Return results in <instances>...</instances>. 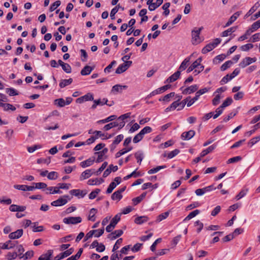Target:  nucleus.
Returning a JSON list of instances; mask_svg holds the SVG:
<instances>
[{
  "label": "nucleus",
  "instance_id": "61",
  "mask_svg": "<svg viewBox=\"0 0 260 260\" xmlns=\"http://www.w3.org/2000/svg\"><path fill=\"white\" fill-rule=\"evenodd\" d=\"M242 159V157L240 156H235L232 157L228 159L227 161L228 164L234 163L240 161Z\"/></svg>",
  "mask_w": 260,
  "mask_h": 260
},
{
  "label": "nucleus",
  "instance_id": "39",
  "mask_svg": "<svg viewBox=\"0 0 260 260\" xmlns=\"http://www.w3.org/2000/svg\"><path fill=\"white\" fill-rule=\"evenodd\" d=\"M166 168V166L164 165V166H157L156 167V168H153V169H151L150 170H149L148 171V173L149 174H154V173H157V172H158L159 170H160L161 169H165Z\"/></svg>",
  "mask_w": 260,
  "mask_h": 260
},
{
  "label": "nucleus",
  "instance_id": "35",
  "mask_svg": "<svg viewBox=\"0 0 260 260\" xmlns=\"http://www.w3.org/2000/svg\"><path fill=\"white\" fill-rule=\"evenodd\" d=\"M97 210L95 208H92L89 212L88 220L94 221L95 220V215L97 213Z\"/></svg>",
  "mask_w": 260,
  "mask_h": 260
},
{
  "label": "nucleus",
  "instance_id": "16",
  "mask_svg": "<svg viewBox=\"0 0 260 260\" xmlns=\"http://www.w3.org/2000/svg\"><path fill=\"white\" fill-rule=\"evenodd\" d=\"M127 88L126 85H121L117 84L112 87L111 92L116 94L118 92H121L123 89H126Z\"/></svg>",
  "mask_w": 260,
  "mask_h": 260
},
{
  "label": "nucleus",
  "instance_id": "51",
  "mask_svg": "<svg viewBox=\"0 0 260 260\" xmlns=\"http://www.w3.org/2000/svg\"><path fill=\"white\" fill-rule=\"evenodd\" d=\"M58 177V173L56 172L52 171L48 173L47 178L50 180H55Z\"/></svg>",
  "mask_w": 260,
  "mask_h": 260
},
{
  "label": "nucleus",
  "instance_id": "1",
  "mask_svg": "<svg viewBox=\"0 0 260 260\" xmlns=\"http://www.w3.org/2000/svg\"><path fill=\"white\" fill-rule=\"evenodd\" d=\"M105 229L102 227L101 229L98 230H92L88 232L85 235V238L83 239V242L87 241L92 237H99L102 236L104 233Z\"/></svg>",
  "mask_w": 260,
  "mask_h": 260
},
{
  "label": "nucleus",
  "instance_id": "26",
  "mask_svg": "<svg viewBox=\"0 0 260 260\" xmlns=\"http://www.w3.org/2000/svg\"><path fill=\"white\" fill-rule=\"evenodd\" d=\"M38 222H35L32 223V225L31 226L32 231L34 232H40L43 231L44 228L43 226H38Z\"/></svg>",
  "mask_w": 260,
  "mask_h": 260
},
{
  "label": "nucleus",
  "instance_id": "31",
  "mask_svg": "<svg viewBox=\"0 0 260 260\" xmlns=\"http://www.w3.org/2000/svg\"><path fill=\"white\" fill-rule=\"evenodd\" d=\"M73 82V79L72 78H70L69 79H64L61 80L59 83V86L60 88H63L66 86L71 84Z\"/></svg>",
  "mask_w": 260,
  "mask_h": 260
},
{
  "label": "nucleus",
  "instance_id": "21",
  "mask_svg": "<svg viewBox=\"0 0 260 260\" xmlns=\"http://www.w3.org/2000/svg\"><path fill=\"white\" fill-rule=\"evenodd\" d=\"M190 59V57H186L181 63V64L179 68L178 71H180L181 72V71L185 70L189 64Z\"/></svg>",
  "mask_w": 260,
  "mask_h": 260
},
{
  "label": "nucleus",
  "instance_id": "6",
  "mask_svg": "<svg viewBox=\"0 0 260 260\" xmlns=\"http://www.w3.org/2000/svg\"><path fill=\"white\" fill-rule=\"evenodd\" d=\"M132 61H125L123 63L120 64L116 70V74H121L125 72L132 65Z\"/></svg>",
  "mask_w": 260,
  "mask_h": 260
},
{
  "label": "nucleus",
  "instance_id": "17",
  "mask_svg": "<svg viewBox=\"0 0 260 260\" xmlns=\"http://www.w3.org/2000/svg\"><path fill=\"white\" fill-rule=\"evenodd\" d=\"M23 232L22 229L17 230L16 231L10 234L9 237L11 239H18L22 236Z\"/></svg>",
  "mask_w": 260,
  "mask_h": 260
},
{
  "label": "nucleus",
  "instance_id": "14",
  "mask_svg": "<svg viewBox=\"0 0 260 260\" xmlns=\"http://www.w3.org/2000/svg\"><path fill=\"white\" fill-rule=\"evenodd\" d=\"M180 71H177L169 77L165 82V83H172L176 81L180 76L181 73Z\"/></svg>",
  "mask_w": 260,
  "mask_h": 260
},
{
  "label": "nucleus",
  "instance_id": "20",
  "mask_svg": "<svg viewBox=\"0 0 260 260\" xmlns=\"http://www.w3.org/2000/svg\"><path fill=\"white\" fill-rule=\"evenodd\" d=\"M94 162V158H89L86 160L80 162V165L82 168H86L91 166Z\"/></svg>",
  "mask_w": 260,
  "mask_h": 260
},
{
  "label": "nucleus",
  "instance_id": "45",
  "mask_svg": "<svg viewBox=\"0 0 260 260\" xmlns=\"http://www.w3.org/2000/svg\"><path fill=\"white\" fill-rule=\"evenodd\" d=\"M232 64L233 62L231 60H228L225 62L220 67L221 71H225L226 69L229 68Z\"/></svg>",
  "mask_w": 260,
  "mask_h": 260
},
{
  "label": "nucleus",
  "instance_id": "49",
  "mask_svg": "<svg viewBox=\"0 0 260 260\" xmlns=\"http://www.w3.org/2000/svg\"><path fill=\"white\" fill-rule=\"evenodd\" d=\"M135 156L137 159V162L141 164L143 159V153L141 151H138L135 153Z\"/></svg>",
  "mask_w": 260,
  "mask_h": 260
},
{
  "label": "nucleus",
  "instance_id": "13",
  "mask_svg": "<svg viewBox=\"0 0 260 260\" xmlns=\"http://www.w3.org/2000/svg\"><path fill=\"white\" fill-rule=\"evenodd\" d=\"M195 135V132L193 130H190L188 132H183L181 134V138L184 140H189Z\"/></svg>",
  "mask_w": 260,
  "mask_h": 260
},
{
  "label": "nucleus",
  "instance_id": "60",
  "mask_svg": "<svg viewBox=\"0 0 260 260\" xmlns=\"http://www.w3.org/2000/svg\"><path fill=\"white\" fill-rule=\"evenodd\" d=\"M3 108L5 111H8L9 110L15 111L16 110L15 107H14L12 105L8 103H5Z\"/></svg>",
  "mask_w": 260,
  "mask_h": 260
},
{
  "label": "nucleus",
  "instance_id": "10",
  "mask_svg": "<svg viewBox=\"0 0 260 260\" xmlns=\"http://www.w3.org/2000/svg\"><path fill=\"white\" fill-rule=\"evenodd\" d=\"M74 249L71 248L66 251L60 253L54 257V260H60L71 255L74 252Z\"/></svg>",
  "mask_w": 260,
  "mask_h": 260
},
{
  "label": "nucleus",
  "instance_id": "12",
  "mask_svg": "<svg viewBox=\"0 0 260 260\" xmlns=\"http://www.w3.org/2000/svg\"><path fill=\"white\" fill-rule=\"evenodd\" d=\"M95 174L94 169H88L82 173L80 176V180H84L89 178L92 174Z\"/></svg>",
  "mask_w": 260,
  "mask_h": 260
},
{
  "label": "nucleus",
  "instance_id": "3",
  "mask_svg": "<svg viewBox=\"0 0 260 260\" xmlns=\"http://www.w3.org/2000/svg\"><path fill=\"white\" fill-rule=\"evenodd\" d=\"M203 28V27H200L198 29L196 28L191 31V36H192V43L193 45H197L201 42V40L200 37V34Z\"/></svg>",
  "mask_w": 260,
  "mask_h": 260
},
{
  "label": "nucleus",
  "instance_id": "59",
  "mask_svg": "<svg viewBox=\"0 0 260 260\" xmlns=\"http://www.w3.org/2000/svg\"><path fill=\"white\" fill-rule=\"evenodd\" d=\"M258 6H256V4L253 6L251 9L248 11V12L244 16V18H246L250 16L252 14H253L257 9Z\"/></svg>",
  "mask_w": 260,
  "mask_h": 260
},
{
  "label": "nucleus",
  "instance_id": "18",
  "mask_svg": "<svg viewBox=\"0 0 260 260\" xmlns=\"http://www.w3.org/2000/svg\"><path fill=\"white\" fill-rule=\"evenodd\" d=\"M212 187H213V185H210V186L206 187L203 188L197 189L195 191V193L198 196H202V195L204 194L206 192L209 191L211 189H213Z\"/></svg>",
  "mask_w": 260,
  "mask_h": 260
},
{
  "label": "nucleus",
  "instance_id": "36",
  "mask_svg": "<svg viewBox=\"0 0 260 260\" xmlns=\"http://www.w3.org/2000/svg\"><path fill=\"white\" fill-rule=\"evenodd\" d=\"M54 105L59 107H63L65 106V100L62 98L57 99L54 100Z\"/></svg>",
  "mask_w": 260,
  "mask_h": 260
},
{
  "label": "nucleus",
  "instance_id": "63",
  "mask_svg": "<svg viewBox=\"0 0 260 260\" xmlns=\"http://www.w3.org/2000/svg\"><path fill=\"white\" fill-rule=\"evenodd\" d=\"M100 192V189H96L94 191H92L89 194V198L90 199H94L96 197L97 194Z\"/></svg>",
  "mask_w": 260,
  "mask_h": 260
},
{
  "label": "nucleus",
  "instance_id": "46",
  "mask_svg": "<svg viewBox=\"0 0 260 260\" xmlns=\"http://www.w3.org/2000/svg\"><path fill=\"white\" fill-rule=\"evenodd\" d=\"M75 236L73 235H69L64 238L60 239V242H69L73 240Z\"/></svg>",
  "mask_w": 260,
  "mask_h": 260
},
{
  "label": "nucleus",
  "instance_id": "28",
  "mask_svg": "<svg viewBox=\"0 0 260 260\" xmlns=\"http://www.w3.org/2000/svg\"><path fill=\"white\" fill-rule=\"evenodd\" d=\"M237 29V27H232L229 29H228L226 30L223 31L221 36L222 37H227L228 36H230L232 34V32L235 31V30Z\"/></svg>",
  "mask_w": 260,
  "mask_h": 260
},
{
  "label": "nucleus",
  "instance_id": "40",
  "mask_svg": "<svg viewBox=\"0 0 260 260\" xmlns=\"http://www.w3.org/2000/svg\"><path fill=\"white\" fill-rule=\"evenodd\" d=\"M169 215V212H166L162 213V214L159 215L157 216L156 221L157 222H160L162 220L167 218L168 217Z\"/></svg>",
  "mask_w": 260,
  "mask_h": 260
},
{
  "label": "nucleus",
  "instance_id": "44",
  "mask_svg": "<svg viewBox=\"0 0 260 260\" xmlns=\"http://www.w3.org/2000/svg\"><path fill=\"white\" fill-rule=\"evenodd\" d=\"M116 118V116L113 115L109 116L108 117H107V118H106L105 119L99 120V121H98L97 122L98 123H105L108 122L110 121L113 120L115 119Z\"/></svg>",
  "mask_w": 260,
  "mask_h": 260
},
{
  "label": "nucleus",
  "instance_id": "58",
  "mask_svg": "<svg viewBox=\"0 0 260 260\" xmlns=\"http://www.w3.org/2000/svg\"><path fill=\"white\" fill-rule=\"evenodd\" d=\"M33 184L35 185V188L37 189H44L47 186V184L43 182L33 183Z\"/></svg>",
  "mask_w": 260,
  "mask_h": 260
},
{
  "label": "nucleus",
  "instance_id": "53",
  "mask_svg": "<svg viewBox=\"0 0 260 260\" xmlns=\"http://www.w3.org/2000/svg\"><path fill=\"white\" fill-rule=\"evenodd\" d=\"M144 136L143 134L141 133V132H139L137 135H136L134 139H133V142L134 143H137L139 142L143 138Z\"/></svg>",
  "mask_w": 260,
  "mask_h": 260
},
{
  "label": "nucleus",
  "instance_id": "50",
  "mask_svg": "<svg viewBox=\"0 0 260 260\" xmlns=\"http://www.w3.org/2000/svg\"><path fill=\"white\" fill-rule=\"evenodd\" d=\"M233 102V99L231 98H228L220 106L222 109L230 106Z\"/></svg>",
  "mask_w": 260,
  "mask_h": 260
},
{
  "label": "nucleus",
  "instance_id": "7",
  "mask_svg": "<svg viewBox=\"0 0 260 260\" xmlns=\"http://www.w3.org/2000/svg\"><path fill=\"white\" fill-rule=\"evenodd\" d=\"M67 199H69V196H63L59 198L58 200L52 202L51 205L53 206H61L66 204L68 203Z\"/></svg>",
  "mask_w": 260,
  "mask_h": 260
},
{
  "label": "nucleus",
  "instance_id": "54",
  "mask_svg": "<svg viewBox=\"0 0 260 260\" xmlns=\"http://www.w3.org/2000/svg\"><path fill=\"white\" fill-rule=\"evenodd\" d=\"M116 186L117 184L114 182H112L109 185L107 189L106 193L108 194L111 193Z\"/></svg>",
  "mask_w": 260,
  "mask_h": 260
},
{
  "label": "nucleus",
  "instance_id": "56",
  "mask_svg": "<svg viewBox=\"0 0 260 260\" xmlns=\"http://www.w3.org/2000/svg\"><path fill=\"white\" fill-rule=\"evenodd\" d=\"M253 47V45L252 44H247L244 45H242L240 47V49L243 51H247L249 49Z\"/></svg>",
  "mask_w": 260,
  "mask_h": 260
},
{
  "label": "nucleus",
  "instance_id": "30",
  "mask_svg": "<svg viewBox=\"0 0 260 260\" xmlns=\"http://www.w3.org/2000/svg\"><path fill=\"white\" fill-rule=\"evenodd\" d=\"M148 220V218L147 216H139L135 218V222L137 224H142Z\"/></svg>",
  "mask_w": 260,
  "mask_h": 260
},
{
  "label": "nucleus",
  "instance_id": "34",
  "mask_svg": "<svg viewBox=\"0 0 260 260\" xmlns=\"http://www.w3.org/2000/svg\"><path fill=\"white\" fill-rule=\"evenodd\" d=\"M96 248V251L102 252L105 250V245H90V249Z\"/></svg>",
  "mask_w": 260,
  "mask_h": 260
},
{
  "label": "nucleus",
  "instance_id": "52",
  "mask_svg": "<svg viewBox=\"0 0 260 260\" xmlns=\"http://www.w3.org/2000/svg\"><path fill=\"white\" fill-rule=\"evenodd\" d=\"M132 148H128L127 149H123L120 150L119 151H118V152L116 153V154L115 155L116 157V158L119 157L121 155L124 154L125 153L131 151L132 150Z\"/></svg>",
  "mask_w": 260,
  "mask_h": 260
},
{
  "label": "nucleus",
  "instance_id": "24",
  "mask_svg": "<svg viewBox=\"0 0 260 260\" xmlns=\"http://www.w3.org/2000/svg\"><path fill=\"white\" fill-rule=\"evenodd\" d=\"M70 193L74 195L76 197H81L83 198L86 194L85 192H84L83 191L81 190L80 189H73L70 191Z\"/></svg>",
  "mask_w": 260,
  "mask_h": 260
},
{
  "label": "nucleus",
  "instance_id": "37",
  "mask_svg": "<svg viewBox=\"0 0 260 260\" xmlns=\"http://www.w3.org/2000/svg\"><path fill=\"white\" fill-rule=\"evenodd\" d=\"M199 213L200 211L199 210H195L192 211L185 218L184 220H189L190 219H191V218L199 214Z\"/></svg>",
  "mask_w": 260,
  "mask_h": 260
},
{
  "label": "nucleus",
  "instance_id": "38",
  "mask_svg": "<svg viewBox=\"0 0 260 260\" xmlns=\"http://www.w3.org/2000/svg\"><path fill=\"white\" fill-rule=\"evenodd\" d=\"M122 198V195L117 190L114 192L111 196V199L113 200L119 201Z\"/></svg>",
  "mask_w": 260,
  "mask_h": 260
},
{
  "label": "nucleus",
  "instance_id": "2",
  "mask_svg": "<svg viewBox=\"0 0 260 260\" xmlns=\"http://www.w3.org/2000/svg\"><path fill=\"white\" fill-rule=\"evenodd\" d=\"M2 248L3 249H9L11 248H14V252L17 254V256H19L21 258L22 256V254L23 253L24 251V249L22 247V245H14L13 246H11L10 245H3Z\"/></svg>",
  "mask_w": 260,
  "mask_h": 260
},
{
  "label": "nucleus",
  "instance_id": "32",
  "mask_svg": "<svg viewBox=\"0 0 260 260\" xmlns=\"http://www.w3.org/2000/svg\"><path fill=\"white\" fill-rule=\"evenodd\" d=\"M92 68L88 66H86L81 71V74L83 76L87 75L90 74Z\"/></svg>",
  "mask_w": 260,
  "mask_h": 260
},
{
  "label": "nucleus",
  "instance_id": "25",
  "mask_svg": "<svg viewBox=\"0 0 260 260\" xmlns=\"http://www.w3.org/2000/svg\"><path fill=\"white\" fill-rule=\"evenodd\" d=\"M121 9L122 11L124 10V8L121 7L119 5H117L114 8H113L110 13V17L111 19H115V15L116 13V12H118L119 9Z\"/></svg>",
  "mask_w": 260,
  "mask_h": 260
},
{
  "label": "nucleus",
  "instance_id": "57",
  "mask_svg": "<svg viewBox=\"0 0 260 260\" xmlns=\"http://www.w3.org/2000/svg\"><path fill=\"white\" fill-rule=\"evenodd\" d=\"M248 191V189H246L245 190L242 189L241 191L236 196V199L237 200H239L242 198L244 197Z\"/></svg>",
  "mask_w": 260,
  "mask_h": 260
},
{
  "label": "nucleus",
  "instance_id": "9",
  "mask_svg": "<svg viewBox=\"0 0 260 260\" xmlns=\"http://www.w3.org/2000/svg\"><path fill=\"white\" fill-rule=\"evenodd\" d=\"M63 221L66 224H75L80 223L82 221V218L80 217H70L64 218Z\"/></svg>",
  "mask_w": 260,
  "mask_h": 260
},
{
  "label": "nucleus",
  "instance_id": "4",
  "mask_svg": "<svg viewBox=\"0 0 260 260\" xmlns=\"http://www.w3.org/2000/svg\"><path fill=\"white\" fill-rule=\"evenodd\" d=\"M239 73L240 70L239 69L237 68L235 69V70L233 72V73L231 74H228L226 76H225L223 78H222V79L220 81V84L221 85H223L225 83H226L229 81L232 80L235 76L238 75Z\"/></svg>",
  "mask_w": 260,
  "mask_h": 260
},
{
  "label": "nucleus",
  "instance_id": "27",
  "mask_svg": "<svg viewBox=\"0 0 260 260\" xmlns=\"http://www.w3.org/2000/svg\"><path fill=\"white\" fill-rule=\"evenodd\" d=\"M214 45L212 43L207 44L204 47L202 50V53L203 54H206L215 48Z\"/></svg>",
  "mask_w": 260,
  "mask_h": 260
},
{
  "label": "nucleus",
  "instance_id": "42",
  "mask_svg": "<svg viewBox=\"0 0 260 260\" xmlns=\"http://www.w3.org/2000/svg\"><path fill=\"white\" fill-rule=\"evenodd\" d=\"M6 92L10 96H14L18 95V92L13 88H7L6 89Z\"/></svg>",
  "mask_w": 260,
  "mask_h": 260
},
{
  "label": "nucleus",
  "instance_id": "33",
  "mask_svg": "<svg viewBox=\"0 0 260 260\" xmlns=\"http://www.w3.org/2000/svg\"><path fill=\"white\" fill-rule=\"evenodd\" d=\"M215 148V146L211 145L209 146L208 148L205 150H204L200 153L201 157H204L210 152H212Z\"/></svg>",
  "mask_w": 260,
  "mask_h": 260
},
{
  "label": "nucleus",
  "instance_id": "11",
  "mask_svg": "<svg viewBox=\"0 0 260 260\" xmlns=\"http://www.w3.org/2000/svg\"><path fill=\"white\" fill-rule=\"evenodd\" d=\"M198 89L197 85H193L188 87H187L183 90V87H181L180 89L182 90V93L183 94H190L196 91Z\"/></svg>",
  "mask_w": 260,
  "mask_h": 260
},
{
  "label": "nucleus",
  "instance_id": "47",
  "mask_svg": "<svg viewBox=\"0 0 260 260\" xmlns=\"http://www.w3.org/2000/svg\"><path fill=\"white\" fill-rule=\"evenodd\" d=\"M223 234V232H215L214 233H213V234H212V236H215L216 235H218V236H215L212 242V243H216V242H218L219 240V236H221V235H222Z\"/></svg>",
  "mask_w": 260,
  "mask_h": 260
},
{
  "label": "nucleus",
  "instance_id": "55",
  "mask_svg": "<svg viewBox=\"0 0 260 260\" xmlns=\"http://www.w3.org/2000/svg\"><path fill=\"white\" fill-rule=\"evenodd\" d=\"M61 4V2L60 1H56L54 3H53L50 7V11L52 12L54 11L58 7H59Z\"/></svg>",
  "mask_w": 260,
  "mask_h": 260
},
{
  "label": "nucleus",
  "instance_id": "8",
  "mask_svg": "<svg viewBox=\"0 0 260 260\" xmlns=\"http://www.w3.org/2000/svg\"><path fill=\"white\" fill-rule=\"evenodd\" d=\"M256 58L255 57L251 58L250 57H246L242 59L239 63V66L242 68H244L249 66L251 63L255 62Z\"/></svg>",
  "mask_w": 260,
  "mask_h": 260
},
{
  "label": "nucleus",
  "instance_id": "5",
  "mask_svg": "<svg viewBox=\"0 0 260 260\" xmlns=\"http://www.w3.org/2000/svg\"><path fill=\"white\" fill-rule=\"evenodd\" d=\"M131 113H127L121 115L118 117L117 120L116 121L117 123V126L118 127V129H121L122 127L125 125V122L124 120L130 117Z\"/></svg>",
  "mask_w": 260,
  "mask_h": 260
},
{
  "label": "nucleus",
  "instance_id": "22",
  "mask_svg": "<svg viewBox=\"0 0 260 260\" xmlns=\"http://www.w3.org/2000/svg\"><path fill=\"white\" fill-rule=\"evenodd\" d=\"M53 251L52 250H49L46 253L41 255L39 257L38 260H51L50 257Z\"/></svg>",
  "mask_w": 260,
  "mask_h": 260
},
{
  "label": "nucleus",
  "instance_id": "62",
  "mask_svg": "<svg viewBox=\"0 0 260 260\" xmlns=\"http://www.w3.org/2000/svg\"><path fill=\"white\" fill-rule=\"evenodd\" d=\"M108 165V162L105 161L104 162L102 165L101 166V167L98 169V170L97 171H95V174L96 175H99V174H100L101 173V172L106 168V167Z\"/></svg>",
  "mask_w": 260,
  "mask_h": 260
},
{
  "label": "nucleus",
  "instance_id": "48",
  "mask_svg": "<svg viewBox=\"0 0 260 260\" xmlns=\"http://www.w3.org/2000/svg\"><path fill=\"white\" fill-rule=\"evenodd\" d=\"M121 213H118L116 214L112 219L111 221V223L114 225L115 226L118 222V221L120 220Z\"/></svg>",
  "mask_w": 260,
  "mask_h": 260
},
{
  "label": "nucleus",
  "instance_id": "41",
  "mask_svg": "<svg viewBox=\"0 0 260 260\" xmlns=\"http://www.w3.org/2000/svg\"><path fill=\"white\" fill-rule=\"evenodd\" d=\"M175 95V92H172L169 94H166L162 98L159 99V101L169 102L171 98L173 97Z\"/></svg>",
  "mask_w": 260,
  "mask_h": 260
},
{
  "label": "nucleus",
  "instance_id": "29",
  "mask_svg": "<svg viewBox=\"0 0 260 260\" xmlns=\"http://www.w3.org/2000/svg\"><path fill=\"white\" fill-rule=\"evenodd\" d=\"M180 152V151L179 149H176L171 152H170L167 154L165 153L164 154V157H167L169 159H171L176 156Z\"/></svg>",
  "mask_w": 260,
  "mask_h": 260
},
{
  "label": "nucleus",
  "instance_id": "64",
  "mask_svg": "<svg viewBox=\"0 0 260 260\" xmlns=\"http://www.w3.org/2000/svg\"><path fill=\"white\" fill-rule=\"evenodd\" d=\"M260 27V20H257V21L253 23L251 26V28L252 29L253 31L256 30Z\"/></svg>",
  "mask_w": 260,
  "mask_h": 260
},
{
  "label": "nucleus",
  "instance_id": "15",
  "mask_svg": "<svg viewBox=\"0 0 260 260\" xmlns=\"http://www.w3.org/2000/svg\"><path fill=\"white\" fill-rule=\"evenodd\" d=\"M26 207L24 206H19L15 204L10 205L9 210L11 212H23L25 210Z\"/></svg>",
  "mask_w": 260,
  "mask_h": 260
},
{
  "label": "nucleus",
  "instance_id": "43",
  "mask_svg": "<svg viewBox=\"0 0 260 260\" xmlns=\"http://www.w3.org/2000/svg\"><path fill=\"white\" fill-rule=\"evenodd\" d=\"M117 122L114 121V122H111L109 124L105 125L104 126L103 129H104V130L107 131L110 130L111 128H112L113 127H117Z\"/></svg>",
  "mask_w": 260,
  "mask_h": 260
},
{
  "label": "nucleus",
  "instance_id": "19",
  "mask_svg": "<svg viewBox=\"0 0 260 260\" xmlns=\"http://www.w3.org/2000/svg\"><path fill=\"white\" fill-rule=\"evenodd\" d=\"M108 102L107 99H103L102 100L99 99L98 100H93L94 104L92 105L91 108L94 109L98 105L103 106Z\"/></svg>",
  "mask_w": 260,
  "mask_h": 260
},
{
  "label": "nucleus",
  "instance_id": "23",
  "mask_svg": "<svg viewBox=\"0 0 260 260\" xmlns=\"http://www.w3.org/2000/svg\"><path fill=\"white\" fill-rule=\"evenodd\" d=\"M163 3V0H156V3H153L151 5H149L148 9L150 11H154L159 6H160Z\"/></svg>",
  "mask_w": 260,
  "mask_h": 260
}]
</instances>
